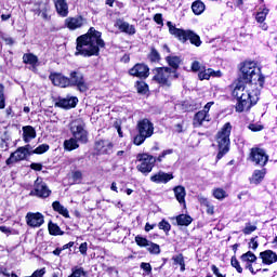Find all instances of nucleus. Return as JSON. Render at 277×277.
Listing matches in <instances>:
<instances>
[{"label": "nucleus", "instance_id": "f257e3e1", "mask_svg": "<svg viewBox=\"0 0 277 277\" xmlns=\"http://www.w3.org/2000/svg\"><path fill=\"white\" fill-rule=\"evenodd\" d=\"M240 79L245 82H239L234 91L233 96L237 98L236 111H248L253 105L259 103L261 90L265 85V76L261 74V68H256V63L246 62L240 68Z\"/></svg>", "mask_w": 277, "mask_h": 277}, {"label": "nucleus", "instance_id": "f03ea898", "mask_svg": "<svg viewBox=\"0 0 277 277\" xmlns=\"http://www.w3.org/2000/svg\"><path fill=\"white\" fill-rule=\"evenodd\" d=\"M101 36V31L91 27L85 35L77 38L75 55H82V57L97 56L101 53V49H105V41Z\"/></svg>", "mask_w": 277, "mask_h": 277}, {"label": "nucleus", "instance_id": "7ed1b4c3", "mask_svg": "<svg viewBox=\"0 0 277 277\" xmlns=\"http://www.w3.org/2000/svg\"><path fill=\"white\" fill-rule=\"evenodd\" d=\"M153 81L162 88H170L173 79H179V72L170 67H156L151 70Z\"/></svg>", "mask_w": 277, "mask_h": 277}, {"label": "nucleus", "instance_id": "20e7f679", "mask_svg": "<svg viewBox=\"0 0 277 277\" xmlns=\"http://www.w3.org/2000/svg\"><path fill=\"white\" fill-rule=\"evenodd\" d=\"M230 131H233V127L227 122L216 134V143L219 147V153L216 155L217 161H220V159L230 150Z\"/></svg>", "mask_w": 277, "mask_h": 277}, {"label": "nucleus", "instance_id": "39448f33", "mask_svg": "<svg viewBox=\"0 0 277 277\" xmlns=\"http://www.w3.org/2000/svg\"><path fill=\"white\" fill-rule=\"evenodd\" d=\"M167 27L169 28V32L171 34V36L177 38L180 42L185 43L187 40H189L190 44H194L195 47H200V44H202L200 36H198V34L193 30H183L176 28V26L173 25L172 22H168Z\"/></svg>", "mask_w": 277, "mask_h": 277}, {"label": "nucleus", "instance_id": "423d86ee", "mask_svg": "<svg viewBox=\"0 0 277 277\" xmlns=\"http://www.w3.org/2000/svg\"><path fill=\"white\" fill-rule=\"evenodd\" d=\"M137 135L133 138L135 146H142L148 137L155 135V124L149 119H142L136 124Z\"/></svg>", "mask_w": 277, "mask_h": 277}, {"label": "nucleus", "instance_id": "0eeeda50", "mask_svg": "<svg viewBox=\"0 0 277 277\" xmlns=\"http://www.w3.org/2000/svg\"><path fill=\"white\" fill-rule=\"evenodd\" d=\"M70 131L72 137L78 140L80 144H88V130H85V122L78 118L70 122Z\"/></svg>", "mask_w": 277, "mask_h": 277}, {"label": "nucleus", "instance_id": "6e6552de", "mask_svg": "<svg viewBox=\"0 0 277 277\" xmlns=\"http://www.w3.org/2000/svg\"><path fill=\"white\" fill-rule=\"evenodd\" d=\"M136 159L140 161L136 168L142 174H150L153 168H155V163H157V158L150 154H138Z\"/></svg>", "mask_w": 277, "mask_h": 277}, {"label": "nucleus", "instance_id": "1a4fd4ad", "mask_svg": "<svg viewBox=\"0 0 277 277\" xmlns=\"http://www.w3.org/2000/svg\"><path fill=\"white\" fill-rule=\"evenodd\" d=\"M250 160L255 163V166H260L261 168H265L267 166V161H269V156L265 149L260 147H253L250 151Z\"/></svg>", "mask_w": 277, "mask_h": 277}, {"label": "nucleus", "instance_id": "9d476101", "mask_svg": "<svg viewBox=\"0 0 277 277\" xmlns=\"http://www.w3.org/2000/svg\"><path fill=\"white\" fill-rule=\"evenodd\" d=\"M129 75L138 79H148L150 77V68L144 63H138L129 69Z\"/></svg>", "mask_w": 277, "mask_h": 277}, {"label": "nucleus", "instance_id": "9b49d317", "mask_svg": "<svg viewBox=\"0 0 277 277\" xmlns=\"http://www.w3.org/2000/svg\"><path fill=\"white\" fill-rule=\"evenodd\" d=\"M27 226L40 228L44 224V215L40 212H28L25 216Z\"/></svg>", "mask_w": 277, "mask_h": 277}, {"label": "nucleus", "instance_id": "f8f14e48", "mask_svg": "<svg viewBox=\"0 0 277 277\" xmlns=\"http://www.w3.org/2000/svg\"><path fill=\"white\" fill-rule=\"evenodd\" d=\"M69 82L70 85H77L79 92H88V84L83 79V74L71 71Z\"/></svg>", "mask_w": 277, "mask_h": 277}, {"label": "nucleus", "instance_id": "ddd939ff", "mask_svg": "<svg viewBox=\"0 0 277 277\" xmlns=\"http://www.w3.org/2000/svg\"><path fill=\"white\" fill-rule=\"evenodd\" d=\"M30 194L38 196V198H49L51 196V189H49L47 183L37 179L35 182V192H31Z\"/></svg>", "mask_w": 277, "mask_h": 277}, {"label": "nucleus", "instance_id": "4468645a", "mask_svg": "<svg viewBox=\"0 0 277 277\" xmlns=\"http://www.w3.org/2000/svg\"><path fill=\"white\" fill-rule=\"evenodd\" d=\"M77 103H79V98L76 96H67L63 98H58L55 103V107H61L62 109H72L77 107Z\"/></svg>", "mask_w": 277, "mask_h": 277}, {"label": "nucleus", "instance_id": "2eb2a0df", "mask_svg": "<svg viewBox=\"0 0 277 277\" xmlns=\"http://www.w3.org/2000/svg\"><path fill=\"white\" fill-rule=\"evenodd\" d=\"M241 263L245 265L246 269H249L251 274H256L254 267H252V263H256V255L252 251H248L247 253L240 256Z\"/></svg>", "mask_w": 277, "mask_h": 277}, {"label": "nucleus", "instance_id": "dca6fc26", "mask_svg": "<svg viewBox=\"0 0 277 277\" xmlns=\"http://www.w3.org/2000/svg\"><path fill=\"white\" fill-rule=\"evenodd\" d=\"M27 157H28L27 151L24 148L18 147L6 159V166H12V163H16L17 161H25V159H27Z\"/></svg>", "mask_w": 277, "mask_h": 277}, {"label": "nucleus", "instance_id": "f3484780", "mask_svg": "<svg viewBox=\"0 0 277 277\" xmlns=\"http://www.w3.org/2000/svg\"><path fill=\"white\" fill-rule=\"evenodd\" d=\"M83 25H85V18L82 16L67 17L65 19V26L71 31H75V29H80V27H83Z\"/></svg>", "mask_w": 277, "mask_h": 277}, {"label": "nucleus", "instance_id": "a211bd4d", "mask_svg": "<svg viewBox=\"0 0 277 277\" xmlns=\"http://www.w3.org/2000/svg\"><path fill=\"white\" fill-rule=\"evenodd\" d=\"M205 122H211V115L199 110L193 119V127H195V129H198L200 127H205Z\"/></svg>", "mask_w": 277, "mask_h": 277}, {"label": "nucleus", "instance_id": "6ab92c4d", "mask_svg": "<svg viewBox=\"0 0 277 277\" xmlns=\"http://www.w3.org/2000/svg\"><path fill=\"white\" fill-rule=\"evenodd\" d=\"M115 27H117L122 34H127L128 36H135V26L129 24L128 22L117 19Z\"/></svg>", "mask_w": 277, "mask_h": 277}, {"label": "nucleus", "instance_id": "aec40b11", "mask_svg": "<svg viewBox=\"0 0 277 277\" xmlns=\"http://www.w3.org/2000/svg\"><path fill=\"white\" fill-rule=\"evenodd\" d=\"M50 79L54 85L58 88H68L70 85V78H66L62 74H52Z\"/></svg>", "mask_w": 277, "mask_h": 277}, {"label": "nucleus", "instance_id": "412c9836", "mask_svg": "<svg viewBox=\"0 0 277 277\" xmlns=\"http://www.w3.org/2000/svg\"><path fill=\"white\" fill-rule=\"evenodd\" d=\"M172 179H174V175H172V173H166L163 171H159L158 173H156L150 177V181L157 184L159 183L166 184V183H170Z\"/></svg>", "mask_w": 277, "mask_h": 277}, {"label": "nucleus", "instance_id": "4be33fe9", "mask_svg": "<svg viewBox=\"0 0 277 277\" xmlns=\"http://www.w3.org/2000/svg\"><path fill=\"white\" fill-rule=\"evenodd\" d=\"M111 142L109 141H97L95 143V150H97V153L100 155H109V153H111Z\"/></svg>", "mask_w": 277, "mask_h": 277}, {"label": "nucleus", "instance_id": "5701e85b", "mask_svg": "<svg viewBox=\"0 0 277 277\" xmlns=\"http://www.w3.org/2000/svg\"><path fill=\"white\" fill-rule=\"evenodd\" d=\"M260 256L264 265H273V263H276L277 261V254L272 250L261 252Z\"/></svg>", "mask_w": 277, "mask_h": 277}, {"label": "nucleus", "instance_id": "b1692460", "mask_svg": "<svg viewBox=\"0 0 277 277\" xmlns=\"http://www.w3.org/2000/svg\"><path fill=\"white\" fill-rule=\"evenodd\" d=\"M198 77L200 81H205V79H211V77H222V71L220 70H213L212 68H206L201 69L198 74Z\"/></svg>", "mask_w": 277, "mask_h": 277}, {"label": "nucleus", "instance_id": "393cba45", "mask_svg": "<svg viewBox=\"0 0 277 277\" xmlns=\"http://www.w3.org/2000/svg\"><path fill=\"white\" fill-rule=\"evenodd\" d=\"M23 130V140L25 144H29L31 140H36V129L31 126H24Z\"/></svg>", "mask_w": 277, "mask_h": 277}, {"label": "nucleus", "instance_id": "a878e982", "mask_svg": "<svg viewBox=\"0 0 277 277\" xmlns=\"http://www.w3.org/2000/svg\"><path fill=\"white\" fill-rule=\"evenodd\" d=\"M53 2L60 16H68V3L66 2V0H53Z\"/></svg>", "mask_w": 277, "mask_h": 277}, {"label": "nucleus", "instance_id": "bb28decb", "mask_svg": "<svg viewBox=\"0 0 277 277\" xmlns=\"http://www.w3.org/2000/svg\"><path fill=\"white\" fill-rule=\"evenodd\" d=\"M173 192L177 202H180V205H185V196H187L185 188L183 186H175Z\"/></svg>", "mask_w": 277, "mask_h": 277}, {"label": "nucleus", "instance_id": "cd10ccee", "mask_svg": "<svg viewBox=\"0 0 277 277\" xmlns=\"http://www.w3.org/2000/svg\"><path fill=\"white\" fill-rule=\"evenodd\" d=\"M266 174H267V169L255 170L253 172L252 177H251L250 181L254 185H259V183H261L265 179Z\"/></svg>", "mask_w": 277, "mask_h": 277}, {"label": "nucleus", "instance_id": "c85d7f7f", "mask_svg": "<svg viewBox=\"0 0 277 277\" xmlns=\"http://www.w3.org/2000/svg\"><path fill=\"white\" fill-rule=\"evenodd\" d=\"M166 62L171 67V70H175V72L176 70H179V66H181L180 56H174V55L166 56Z\"/></svg>", "mask_w": 277, "mask_h": 277}, {"label": "nucleus", "instance_id": "c756f323", "mask_svg": "<svg viewBox=\"0 0 277 277\" xmlns=\"http://www.w3.org/2000/svg\"><path fill=\"white\" fill-rule=\"evenodd\" d=\"M52 209H54V211H56V213H60V215H63V217H70L68 209H66V207L62 206V203H60V201H54L52 203Z\"/></svg>", "mask_w": 277, "mask_h": 277}, {"label": "nucleus", "instance_id": "7c9ffc66", "mask_svg": "<svg viewBox=\"0 0 277 277\" xmlns=\"http://www.w3.org/2000/svg\"><path fill=\"white\" fill-rule=\"evenodd\" d=\"M64 148L65 150H77L79 148V141L75 137L64 141Z\"/></svg>", "mask_w": 277, "mask_h": 277}, {"label": "nucleus", "instance_id": "2f4dec72", "mask_svg": "<svg viewBox=\"0 0 277 277\" xmlns=\"http://www.w3.org/2000/svg\"><path fill=\"white\" fill-rule=\"evenodd\" d=\"M192 10H193L194 14H196L197 16H200V14H202V12H205V2H202V1L193 2Z\"/></svg>", "mask_w": 277, "mask_h": 277}, {"label": "nucleus", "instance_id": "473e14b6", "mask_svg": "<svg viewBox=\"0 0 277 277\" xmlns=\"http://www.w3.org/2000/svg\"><path fill=\"white\" fill-rule=\"evenodd\" d=\"M176 222L179 226H189V224L193 222V219L187 214H181L176 217Z\"/></svg>", "mask_w": 277, "mask_h": 277}, {"label": "nucleus", "instance_id": "72a5a7b5", "mask_svg": "<svg viewBox=\"0 0 277 277\" xmlns=\"http://www.w3.org/2000/svg\"><path fill=\"white\" fill-rule=\"evenodd\" d=\"M24 64H30V66H36L38 64V56L29 53L23 55Z\"/></svg>", "mask_w": 277, "mask_h": 277}, {"label": "nucleus", "instance_id": "f704fd0d", "mask_svg": "<svg viewBox=\"0 0 277 277\" xmlns=\"http://www.w3.org/2000/svg\"><path fill=\"white\" fill-rule=\"evenodd\" d=\"M267 14H269V9L263 8L255 15V21L258 23H265V18H267Z\"/></svg>", "mask_w": 277, "mask_h": 277}, {"label": "nucleus", "instance_id": "c9c22d12", "mask_svg": "<svg viewBox=\"0 0 277 277\" xmlns=\"http://www.w3.org/2000/svg\"><path fill=\"white\" fill-rule=\"evenodd\" d=\"M48 228H49V233L50 235H54V236H57V235H63L64 233H62V229L60 228V226L53 222H50L48 224Z\"/></svg>", "mask_w": 277, "mask_h": 277}, {"label": "nucleus", "instance_id": "e433bc0d", "mask_svg": "<svg viewBox=\"0 0 277 277\" xmlns=\"http://www.w3.org/2000/svg\"><path fill=\"white\" fill-rule=\"evenodd\" d=\"M148 60L154 63L161 62V54H159V51H157V49L151 48L148 54Z\"/></svg>", "mask_w": 277, "mask_h": 277}, {"label": "nucleus", "instance_id": "4c0bfd02", "mask_svg": "<svg viewBox=\"0 0 277 277\" xmlns=\"http://www.w3.org/2000/svg\"><path fill=\"white\" fill-rule=\"evenodd\" d=\"M135 88L138 94H146L148 92V84L142 80L136 81Z\"/></svg>", "mask_w": 277, "mask_h": 277}, {"label": "nucleus", "instance_id": "58836bf2", "mask_svg": "<svg viewBox=\"0 0 277 277\" xmlns=\"http://www.w3.org/2000/svg\"><path fill=\"white\" fill-rule=\"evenodd\" d=\"M174 265H180L181 272H185V259L183 258V254H177L172 258Z\"/></svg>", "mask_w": 277, "mask_h": 277}, {"label": "nucleus", "instance_id": "ea45409f", "mask_svg": "<svg viewBox=\"0 0 277 277\" xmlns=\"http://www.w3.org/2000/svg\"><path fill=\"white\" fill-rule=\"evenodd\" d=\"M212 194L216 200H224V198L228 197V194L224 188H215Z\"/></svg>", "mask_w": 277, "mask_h": 277}, {"label": "nucleus", "instance_id": "a19ab883", "mask_svg": "<svg viewBox=\"0 0 277 277\" xmlns=\"http://www.w3.org/2000/svg\"><path fill=\"white\" fill-rule=\"evenodd\" d=\"M48 10L49 5L41 3L40 8L37 10V14L41 15L45 21H49V14H47Z\"/></svg>", "mask_w": 277, "mask_h": 277}, {"label": "nucleus", "instance_id": "79ce46f5", "mask_svg": "<svg viewBox=\"0 0 277 277\" xmlns=\"http://www.w3.org/2000/svg\"><path fill=\"white\" fill-rule=\"evenodd\" d=\"M135 243L140 246V248H148V245L150 243V241L145 237L137 235L135 237Z\"/></svg>", "mask_w": 277, "mask_h": 277}, {"label": "nucleus", "instance_id": "37998d69", "mask_svg": "<svg viewBox=\"0 0 277 277\" xmlns=\"http://www.w3.org/2000/svg\"><path fill=\"white\" fill-rule=\"evenodd\" d=\"M230 265L238 272V274H243V268L241 267L239 260H237V256H232Z\"/></svg>", "mask_w": 277, "mask_h": 277}, {"label": "nucleus", "instance_id": "c03bdc74", "mask_svg": "<svg viewBox=\"0 0 277 277\" xmlns=\"http://www.w3.org/2000/svg\"><path fill=\"white\" fill-rule=\"evenodd\" d=\"M147 250L148 252H150V254H159L161 252V248L159 247V245L150 241L149 245L147 246Z\"/></svg>", "mask_w": 277, "mask_h": 277}, {"label": "nucleus", "instance_id": "a18cd8bd", "mask_svg": "<svg viewBox=\"0 0 277 277\" xmlns=\"http://www.w3.org/2000/svg\"><path fill=\"white\" fill-rule=\"evenodd\" d=\"M0 109H5V87L0 84Z\"/></svg>", "mask_w": 277, "mask_h": 277}, {"label": "nucleus", "instance_id": "49530a36", "mask_svg": "<svg viewBox=\"0 0 277 277\" xmlns=\"http://www.w3.org/2000/svg\"><path fill=\"white\" fill-rule=\"evenodd\" d=\"M256 230V225H252V223H246L245 228L242 229L243 235H252Z\"/></svg>", "mask_w": 277, "mask_h": 277}, {"label": "nucleus", "instance_id": "de8ad7c7", "mask_svg": "<svg viewBox=\"0 0 277 277\" xmlns=\"http://www.w3.org/2000/svg\"><path fill=\"white\" fill-rule=\"evenodd\" d=\"M158 228H160V230H164V233H170V229L172 228V226L170 225V223L168 221L162 220L158 224Z\"/></svg>", "mask_w": 277, "mask_h": 277}, {"label": "nucleus", "instance_id": "09e8293b", "mask_svg": "<svg viewBox=\"0 0 277 277\" xmlns=\"http://www.w3.org/2000/svg\"><path fill=\"white\" fill-rule=\"evenodd\" d=\"M47 150H49V145L41 144L32 153H35V155H42V154L47 153Z\"/></svg>", "mask_w": 277, "mask_h": 277}, {"label": "nucleus", "instance_id": "8fccbe9b", "mask_svg": "<svg viewBox=\"0 0 277 277\" xmlns=\"http://www.w3.org/2000/svg\"><path fill=\"white\" fill-rule=\"evenodd\" d=\"M172 153H174L173 149L163 150V151L156 158V161H158L159 163H161V161H163V159H166V157H168V155H172Z\"/></svg>", "mask_w": 277, "mask_h": 277}, {"label": "nucleus", "instance_id": "3c124183", "mask_svg": "<svg viewBox=\"0 0 277 277\" xmlns=\"http://www.w3.org/2000/svg\"><path fill=\"white\" fill-rule=\"evenodd\" d=\"M192 70L193 72H200L201 70H205V66H202L200 62L195 61L192 64Z\"/></svg>", "mask_w": 277, "mask_h": 277}, {"label": "nucleus", "instance_id": "603ef678", "mask_svg": "<svg viewBox=\"0 0 277 277\" xmlns=\"http://www.w3.org/2000/svg\"><path fill=\"white\" fill-rule=\"evenodd\" d=\"M81 179H83V173H81V171H74L72 172L74 183H81Z\"/></svg>", "mask_w": 277, "mask_h": 277}, {"label": "nucleus", "instance_id": "864d4df0", "mask_svg": "<svg viewBox=\"0 0 277 277\" xmlns=\"http://www.w3.org/2000/svg\"><path fill=\"white\" fill-rule=\"evenodd\" d=\"M141 269H144V272H146L147 274H150V272H153L150 263H141Z\"/></svg>", "mask_w": 277, "mask_h": 277}, {"label": "nucleus", "instance_id": "5fc2aeb1", "mask_svg": "<svg viewBox=\"0 0 277 277\" xmlns=\"http://www.w3.org/2000/svg\"><path fill=\"white\" fill-rule=\"evenodd\" d=\"M198 201L200 202V205H202L203 207H209V205H211V202L209 201V199H207L203 196H198Z\"/></svg>", "mask_w": 277, "mask_h": 277}, {"label": "nucleus", "instance_id": "6e6d98bb", "mask_svg": "<svg viewBox=\"0 0 277 277\" xmlns=\"http://www.w3.org/2000/svg\"><path fill=\"white\" fill-rule=\"evenodd\" d=\"M250 131L256 132V131H263V126L251 123L249 124Z\"/></svg>", "mask_w": 277, "mask_h": 277}, {"label": "nucleus", "instance_id": "4d7b16f0", "mask_svg": "<svg viewBox=\"0 0 277 277\" xmlns=\"http://www.w3.org/2000/svg\"><path fill=\"white\" fill-rule=\"evenodd\" d=\"M80 254H88V242H82L79 247Z\"/></svg>", "mask_w": 277, "mask_h": 277}, {"label": "nucleus", "instance_id": "13d9d810", "mask_svg": "<svg viewBox=\"0 0 277 277\" xmlns=\"http://www.w3.org/2000/svg\"><path fill=\"white\" fill-rule=\"evenodd\" d=\"M249 248L252 250H256V248H259V241H256V237L250 239Z\"/></svg>", "mask_w": 277, "mask_h": 277}, {"label": "nucleus", "instance_id": "bf43d9fd", "mask_svg": "<svg viewBox=\"0 0 277 277\" xmlns=\"http://www.w3.org/2000/svg\"><path fill=\"white\" fill-rule=\"evenodd\" d=\"M154 21L155 23H157V25H163V15H161L160 13L156 14L154 16Z\"/></svg>", "mask_w": 277, "mask_h": 277}, {"label": "nucleus", "instance_id": "052dcab7", "mask_svg": "<svg viewBox=\"0 0 277 277\" xmlns=\"http://www.w3.org/2000/svg\"><path fill=\"white\" fill-rule=\"evenodd\" d=\"M211 269H212L214 276H216V277H226V275H222V274L220 273V268H217V266L212 265V266H211Z\"/></svg>", "mask_w": 277, "mask_h": 277}, {"label": "nucleus", "instance_id": "680f3d73", "mask_svg": "<svg viewBox=\"0 0 277 277\" xmlns=\"http://www.w3.org/2000/svg\"><path fill=\"white\" fill-rule=\"evenodd\" d=\"M22 148L26 151V155H28V157H29V155H36V153H34V150H32L31 145H29V144L26 146H23Z\"/></svg>", "mask_w": 277, "mask_h": 277}, {"label": "nucleus", "instance_id": "e2e57ef3", "mask_svg": "<svg viewBox=\"0 0 277 277\" xmlns=\"http://www.w3.org/2000/svg\"><path fill=\"white\" fill-rule=\"evenodd\" d=\"M2 40L5 41V44H9V45L14 44V39H12V37L2 35Z\"/></svg>", "mask_w": 277, "mask_h": 277}, {"label": "nucleus", "instance_id": "0e129e2a", "mask_svg": "<svg viewBox=\"0 0 277 277\" xmlns=\"http://www.w3.org/2000/svg\"><path fill=\"white\" fill-rule=\"evenodd\" d=\"M30 168H31V170H35L36 172H40L42 170V164L41 163L32 162L30 164Z\"/></svg>", "mask_w": 277, "mask_h": 277}, {"label": "nucleus", "instance_id": "69168bd1", "mask_svg": "<svg viewBox=\"0 0 277 277\" xmlns=\"http://www.w3.org/2000/svg\"><path fill=\"white\" fill-rule=\"evenodd\" d=\"M0 233H4V235H12V229L8 226H0Z\"/></svg>", "mask_w": 277, "mask_h": 277}, {"label": "nucleus", "instance_id": "338daca9", "mask_svg": "<svg viewBox=\"0 0 277 277\" xmlns=\"http://www.w3.org/2000/svg\"><path fill=\"white\" fill-rule=\"evenodd\" d=\"M212 105H213V102L207 103L201 111H205V114H209V110L211 109Z\"/></svg>", "mask_w": 277, "mask_h": 277}, {"label": "nucleus", "instance_id": "774afa93", "mask_svg": "<svg viewBox=\"0 0 277 277\" xmlns=\"http://www.w3.org/2000/svg\"><path fill=\"white\" fill-rule=\"evenodd\" d=\"M207 207V213L208 215H213L214 213V208L213 206H211V203L209 206H206Z\"/></svg>", "mask_w": 277, "mask_h": 277}]
</instances>
